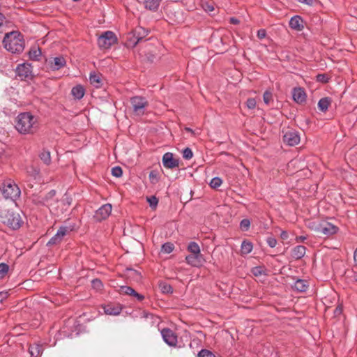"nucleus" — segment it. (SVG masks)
I'll list each match as a JSON object with an SVG mask.
<instances>
[{
  "mask_svg": "<svg viewBox=\"0 0 357 357\" xmlns=\"http://www.w3.org/2000/svg\"><path fill=\"white\" fill-rule=\"evenodd\" d=\"M252 273L255 275H259L261 274V271L259 268L256 267L253 269Z\"/></svg>",
  "mask_w": 357,
  "mask_h": 357,
  "instance_id": "13d9d810",
  "label": "nucleus"
},
{
  "mask_svg": "<svg viewBox=\"0 0 357 357\" xmlns=\"http://www.w3.org/2000/svg\"><path fill=\"white\" fill-rule=\"evenodd\" d=\"M280 236L282 239H287L288 238V234L285 231H282L280 234Z\"/></svg>",
  "mask_w": 357,
  "mask_h": 357,
  "instance_id": "4d7b16f0",
  "label": "nucleus"
},
{
  "mask_svg": "<svg viewBox=\"0 0 357 357\" xmlns=\"http://www.w3.org/2000/svg\"><path fill=\"white\" fill-rule=\"evenodd\" d=\"M213 178L218 179V178H219V177H218V176H215V177H213Z\"/></svg>",
  "mask_w": 357,
  "mask_h": 357,
  "instance_id": "338daca9",
  "label": "nucleus"
},
{
  "mask_svg": "<svg viewBox=\"0 0 357 357\" xmlns=\"http://www.w3.org/2000/svg\"><path fill=\"white\" fill-rule=\"evenodd\" d=\"M185 130L186 131H188V132H189L192 133V135H199V134H200V130H199V129H197V130H192L190 128H188V127H186V128H185Z\"/></svg>",
  "mask_w": 357,
  "mask_h": 357,
  "instance_id": "8fccbe9b",
  "label": "nucleus"
},
{
  "mask_svg": "<svg viewBox=\"0 0 357 357\" xmlns=\"http://www.w3.org/2000/svg\"><path fill=\"white\" fill-rule=\"evenodd\" d=\"M306 238L305 236H300L298 237L297 239L298 240H301V241H304Z\"/></svg>",
  "mask_w": 357,
  "mask_h": 357,
  "instance_id": "0e129e2a",
  "label": "nucleus"
},
{
  "mask_svg": "<svg viewBox=\"0 0 357 357\" xmlns=\"http://www.w3.org/2000/svg\"><path fill=\"white\" fill-rule=\"evenodd\" d=\"M292 97L294 100L298 104H302L306 100V93L301 87L294 88L293 89Z\"/></svg>",
  "mask_w": 357,
  "mask_h": 357,
  "instance_id": "2eb2a0df",
  "label": "nucleus"
},
{
  "mask_svg": "<svg viewBox=\"0 0 357 357\" xmlns=\"http://www.w3.org/2000/svg\"><path fill=\"white\" fill-rule=\"evenodd\" d=\"M40 160L46 165H49L51 162L50 152L47 150H43L39 155Z\"/></svg>",
  "mask_w": 357,
  "mask_h": 357,
  "instance_id": "c85d7f7f",
  "label": "nucleus"
},
{
  "mask_svg": "<svg viewBox=\"0 0 357 357\" xmlns=\"http://www.w3.org/2000/svg\"><path fill=\"white\" fill-rule=\"evenodd\" d=\"M354 261H355L356 264L357 265V248L356 249V250L354 252Z\"/></svg>",
  "mask_w": 357,
  "mask_h": 357,
  "instance_id": "052dcab7",
  "label": "nucleus"
},
{
  "mask_svg": "<svg viewBox=\"0 0 357 357\" xmlns=\"http://www.w3.org/2000/svg\"><path fill=\"white\" fill-rule=\"evenodd\" d=\"M133 112L135 115L142 116L145 114L146 108L148 106V102L145 98L142 96H135L130 99Z\"/></svg>",
  "mask_w": 357,
  "mask_h": 357,
  "instance_id": "39448f33",
  "label": "nucleus"
},
{
  "mask_svg": "<svg viewBox=\"0 0 357 357\" xmlns=\"http://www.w3.org/2000/svg\"><path fill=\"white\" fill-rule=\"evenodd\" d=\"M103 309L105 313L109 315H118L121 311V308L120 307L114 305H106Z\"/></svg>",
  "mask_w": 357,
  "mask_h": 357,
  "instance_id": "b1692460",
  "label": "nucleus"
},
{
  "mask_svg": "<svg viewBox=\"0 0 357 357\" xmlns=\"http://www.w3.org/2000/svg\"><path fill=\"white\" fill-rule=\"evenodd\" d=\"M31 72V66L27 63L19 64L16 68V74L21 79L29 77Z\"/></svg>",
  "mask_w": 357,
  "mask_h": 357,
  "instance_id": "ddd939ff",
  "label": "nucleus"
},
{
  "mask_svg": "<svg viewBox=\"0 0 357 357\" xmlns=\"http://www.w3.org/2000/svg\"><path fill=\"white\" fill-rule=\"evenodd\" d=\"M6 24V18L4 15L0 13V33L3 31Z\"/></svg>",
  "mask_w": 357,
  "mask_h": 357,
  "instance_id": "09e8293b",
  "label": "nucleus"
},
{
  "mask_svg": "<svg viewBox=\"0 0 357 357\" xmlns=\"http://www.w3.org/2000/svg\"><path fill=\"white\" fill-rule=\"evenodd\" d=\"M149 31L142 26L137 27L127 42L128 47H134L139 43L144 37L148 35Z\"/></svg>",
  "mask_w": 357,
  "mask_h": 357,
  "instance_id": "0eeeda50",
  "label": "nucleus"
},
{
  "mask_svg": "<svg viewBox=\"0 0 357 357\" xmlns=\"http://www.w3.org/2000/svg\"><path fill=\"white\" fill-rule=\"evenodd\" d=\"M250 221L248 219H243L240 222V228L242 231H246L249 229Z\"/></svg>",
  "mask_w": 357,
  "mask_h": 357,
  "instance_id": "f704fd0d",
  "label": "nucleus"
},
{
  "mask_svg": "<svg viewBox=\"0 0 357 357\" xmlns=\"http://www.w3.org/2000/svg\"><path fill=\"white\" fill-rule=\"evenodd\" d=\"M306 248L303 245H297L293 248L291 256L296 259H301L305 254Z\"/></svg>",
  "mask_w": 357,
  "mask_h": 357,
  "instance_id": "6ab92c4d",
  "label": "nucleus"
},
{
  "mask_svg": "<svg viewBox=\"0 0 357 357\" xmlns=\"http://www.w3.org/2000/svg\"><path fill=\"white\" fill-rule=\"evenodd\" d=\"M266 243L271 248H275L277 245V240L272 236H269L266 239Z\"/></svg>",
  "mask_w": 357,
  "mask_h": 357,
  "instance_id": "c03bdc74",
  "label": "nucleus"
},
{
  "mask_svg": "<svg viewBox=\"0 0 357 357\" xmlns=\"http://www.w3.org/2000/svg\"><path fill=\"white\" fill-rule=\"evenodd\" d=\"M66 60L63 56H56L50 61V67L53 70H57L66 65Z\"/></svg>",
  "mask_w": 357,
  "mask_h": 357,
  "instance_id": "dca6fc26",
  "label": "nucleus"
},
{
  "mask_svg": "<svg viewBox=\"0 0 357 357\" xmlns=\"http://www.w3.org/2000/svg\"><path fill=\"white\" fill-rule=\"evenodd\" d=\"M56 195V191L54 190H50L45 197L43 198V204H47L49 203V199L53 198Z\"/></svg>",
  "mask_w": 357,
  "mask_h": 357,
  "instance_id": "ea45409f",
  "label": "nucleus"
},
{
  "mask_svg": "<svg viewBox=\"0 0 357 357\" xmlns=\"http://www.w3.org/2000/svg\"><path fill=\"white\" fill-rule=\"evenodd\" d=\"M295 290L299 292H305L308 288V283L306 280L298 279L294 284Z\"/></svg>",
  "mask_w": 357,
  "mask_h": 357,
  "instance_id": "aec40b11",
  "label": "nucleus"
},
{
  "mask_svg": "<svg viewBox=\"0 0 357 357\" xmlns=\"http://www.w3.org/2000/svg\"><path fill=\"white\" fill-rule=\"evenodd\" d=\"M9 270V266L5 263L0 264V278H3Z\"/></svg>",
  "mask_w": 357,
  "mask_h": 357,
  "instance_id": "c9c22d12",
  "label": "nucleus"
},
{
  "mask_svg": "<svg viewBox=\"0 0 357 357\" xmlns=\"http://www.w3.org/2000/svg\"><path fill=\"white\" fill-rule=\"evenodd\" d=\"M324 75H319L317 76V78L319 80H323L324 79Z\"/></svg>",
  "mask_w": 357,
  "mask_h": 357,
  "instance_id": "680f3d73",
  "label": "nucleus"
},
{
  "mask_svg": "<svg viewBox=\"0 0 357 357\" xmlns=\"http://www.w3.org/2000/svg\"><path fill=\"white\" fill-rule=\"evenodd\" d=\"M222 180H210L208 183L211 188L216 189L222 185Z\"/></svg>",
  "mask_w": 357,
  "mask_h": 357,
  "instance_id": "79ce46f5",
  "label": "nucleus"
},
{
  "mask_svg": "<svg viewBox=\"0 0 357 357\" xmlns=\"http://www.w3.org/2000/svg\"><path fill=\"white\" fill-rule=\"evenodd\" d=\"M298 2L311 6L313 3V0H297Z\"/></svg>",
  "mask_w": 357,
  "mask_h": 357,
  "instance_id": "5fc2aeb1",
  "label": "nucleus"
},
{
  "mask_svg": "<svg viewBox=\"0 0 357 357\" xmlns=\"http://www.w3.org/2000/svg\"><path fill=\"white\" fill-rule=\"evenodd\" d=\"M188 250L193 255H201L200 248L196 242H190L188 246Z\"/></svg>",
  "mask_w": 357,
  "mask_h": 357,
  "instance_id": "cd10ccee",
  "label": "nucleus"
},
{
  "mask_svg": "<svg viewBox=\"0 0 357 357\" xmlns=\"http://www.w3.org/2000/svg\"><path fill=\"white\" fill-rule=\"evenodd\" d=\"M0 190L5 199L13 201L19 198L21 194L19 186L13 180H3L0 184Z\"/></svg>",
  "mask_w": 357,
  "mask_h": 357,
  "instance_id": "7ed1b4c3",
  "label": "nucleus"
},
{
  "mask_svg": "<svg viewBox=\"0 0 357 357\" xmlns=\"http://www.w3.org/2000/svg\"><path fill=\"white\" fill-rule=\"evenodd\" d=\"M29 352L31 357H40L42 354V346L39 344L30 345L29 347Z\"/></svg>",
  "mask_w": 357,
  "mask_h": 357,
  "instance_id": "412c9836",
  "label": "nucleus"
},
{
  "mask_svg": "<svg viewBox=\"0 0 357 357\" xmlns=\"http://www.w3.org/2000/svg\"><path fill=\"white\" fill-rule=\"evenodd\" d=\"M111 172L112 176L116 178L121 177L123 173L121 168L119 166L113 167L111 170Z\"/></svg>",
  "mask_w": 357,
  "mask_h": 357,
  "instance_id": "e433bc0d",
  "label": "nucleus"
},
{
  "mask_svg": "<svg viewBox=\"0 0 357 357\" xmlns=\"http://www.w3.org/2000/svg\"><path fill=\"white\" fill-rule=\"evenodd\" d=\"M8 158V155L4 151H0V161H5Z\"/></svg>",
  "mask_w": 357,
  "mask_h": 357,
  "instance_id": "3c124183",
  "label": "nucleus"
},
{
  "mask_svg": "<svg viewBox=\"0 0 357 357\" xmlns=\"http://www.w3.org/2000/svg\"><path fill=\"white\" fill-rule=\"evenodd\" d=\"M335 314H340L341 312V309L339 307H337L335 311Z\"/></svg>",
  "mask_w": 357,
  "mask_h": 357,
  "instance_id": "e2e57ef3",
  "label": "nucleus"
},
{
  "mask_svg": "<svg viewBox=\"0 0 357 357\" xmlns=\"http://www.w3.org/2000/svg\"><path fill=\"white\" fill-rule=\"evenodd\" d=\"M29 57L34 61H38L41 56V51L39 47H33L29 51Z\"/></svg>",
  "mask_w": 357,
  "mask_h": 357,
  "instance_id": "bb28decb",
  "label": "nucleus"
},
{
  "mask_svg": "<svg viewBox=\"0 0 357 357\" xmlns=\"http://www.w3.org/2000/svg\"><path fill=\"white\" fill-rule=\"evenodd\" d=\"M23 221L19 213L8 211L5 217L4 223L13 229L20 227Z\"/></svg>",
  "mask_w": 357,
  "mask_h": 357,
  "instance_id": "423d86ee",
  "label": "nucleus"
},
{
  "mask_svg": "<svg viewBox=\"0 0 357 357\" xmlns=\"http://www.w3.org/2000/svg\"><path fill=\"white\" fill-rule=\"evenodd\" d=\"M3 43L5 49L13 54H20L22 52L24 48L22 36L18 31H11L6 33Z\"/></svg>",
  "mask_w": 357,
  "mask_h": 357,
  "instance_id": "f03ea898",
  "label": "nucleus"
},
{
  "mask_svg": "<svg viewBox=\"0 0 357 357\" xmlns=\"http://www.w3.org/2000/svg\"><path fill=\"white\" fill-rule=\"evenodd\" d=\"M119 293L122 294L132 296L133 294H135V290L130 287L121 286L119 289Z\"/></svg>",
  "mask_w": 357,
  "mask_h": 357,
  "instance_id": "2f4dec72",
  "label": "nucleus"
},
{
  "mask_svg": "<svg viewBox=\"0 0 357 357\" xmlns=\"http://www.w3.org/2000/svg\"><path fill=\"white\" fill-rule=\"evenodd\" d=\"M150 177L153 176V172H151L149 175Z\"/></svg>",
  "mask_w": 357,
  "mask_h": 357,
  "instance_id": "69168bd1",
  "label": "nucleus"
},
{
  "mask_svg": "<svg viewBox=\"0 0 357 357\" xmlns=\"http://www.w3.org/2000/svg\"><path fill=\"white\" fill-rule=\"evenodd\" d=\"M132 296L136 298V299L139 301H142L144 298V296L143 295L138 294L137 291H135V294H133Z\"/></svg>",
  "mask_w": 357,
  "mask_h": 357,
  "instance_id": "864d4df0",
  "label": "nucleus"
},
{
  "mask_svg": "<svg viewBox=\"0 0 357 357\" xmlns=\"http://www.w3.org/2000/svg\"><path fill=\"white\" fill-rule=\"evenodd\" d=\"M161 335L166 344L169 346H176L177 343V336L173 331L169 328H163L161 331Z\"/></svg>",
  "mask_w": 357,
  "mask_h": 357,
  "instance_id": "f8f14e48",
  "label": "nucleus"
},
{
  "mask_svg": "<svg viewBox=\"0 0 357 357\" xmlns=\"http://www.w3.org/2000/svg\"><path fill=\"white\" fill-rule=\"evenodd\" d=\"M289 26L294 30L301 31L303 28V21L300 16H294L289 21Z\"/></svg>",
  "mask_w": 357,
  "mask_h": 357,
  "instance_id": "f3484780",
  "label": "nucleus"
},
{
  "mask_svg": "<svg viewBox=\"0 0 357 357\" xmlns=\"http://www.w3.org/2000/svg\"><path fill=\"white\" fill-rule=\"evenodd\" d=\"M263 100L265 104L268 105L273 100V96L271 92L265 91L263 96Z\"/></svg>",
  "mask_w": 357,
  "mask_h": 357,
  "instance_id": "4c0bfd02",
  "label": "nucleus"
},
{
  "mask_svg": "<svg viewBox=\"0 0 357 357\" xmlns=\"http://www.w3.org/2000/svg\"><path fill=\"white\" fill-rule=\"evenodd\" d=\"M71 230V229H69L66 226L60 227L56 234L47 242V245H55L60 243L63 238Z\"/></svg>",
  "mask_w": 357,
  "mask_h": 357,
  "instance_id": "9b49d317",
  "label": "nucleus"
},
{
  "mask_svg": "<svg viewBox=\"0 0 357 357\" xmlns=\"http://www.w3.org/2000/svg\"><path fill=\"white\" fill-rule=\"evenodd\" d=\"M71 94L75 98L79 100L84 95V89L81 85H77L72 89Z\"/></svg>",
  "mask_w": 357,
  "mask_h": 357,
  "instance_id": "4be33fe9",
  "label": "nucleus"
},
{
  "mask_svg": "<svg viewBox=\"0 0 357 357\" xmlns=\"http://www.w3.org/2000/svg\"><path fill=\"white\" fill-rule=\"evenodd\" d=\"M159 288L163 294H169L172 292V287L171 285L165 282H160L159 283Z\"/></svg>",
  "mask_w": 357,
  "mask_h": 357,
  "instance_id": "7c9ffc66",
  "label": "nucleus"
},
{
  "mask_svg": "<svg viewBox=\"0 0 357 357\" xmlns=\"http://www.w3.org/2000/svg\"><path fill=\"white\" fill-rule=\"evenodd\" d=\"M7 298V294L0 291V303H2Z\"/></svg>",
  "mask_w": 357,
  "mask_h": 357,
  "instance_id": "6e6d98bb",
  "label": "nucleus"
},
{
  "mask_svg": "<svg viewBox=\"0 0 357 357\" xmlns=\"http://www.w3.org/2000/svg\"><path fill=\"white\" fill-rule=\"evenodd\" d=\"M182 156L185 160H190L193 156V153L191 149L187 147L182 151Z\"/></svg>",
  "mask_w": 357,
  "mask_h": 357,
  "instance_id": "72a5a7b5",
  "label": "nucleus"
},
{
  "mask_svg": "<svg viewBox=\"0 0 357 357\" xmlns=\"http://www.w3.org/2000/svg\"><path fill=\"white\" fill-rule=\"evenodd\" d=\"M146 200L149 202V206L151 208H155L157 206L158 203V200L156 198V197H155V196L149 197L146 198Z\"/></svg>",
  "mask_w": 357,
  "mask_h": 357,
  "instance_id": "58836bf2",
  "label": "nucleus"
},
{
  "mask_svg": "<svg viewBox=\"0 0 357 357\" xmlns=\"http://www.w3.org/2000/svg\"><path fill=\"white\" fill-rule=\"evenodd\" d=\"M331 104V99L329 98H323L318 102V108L320 111L325 112L328 110Z\"/></svg>",
  "mask_w": 357,
  "mask_h": 357,
  "instance_id": "393cba45",
  "label": "nucleus"
},
{
  "mask_svg": "<svg viewBox=\"0 0 357 357\" xmlns=\"http://www.w3.org/2000/svg\"><path fill=\"white\" fill-rule=\"evenodd\" d=\"M257 36L259 38L262 39L266 36V31L264 29H260L257 31Z\"/></svg>",
  "mask_w": 357,
  "mask_h": 357,
  "instance_id": "603ef678",
  "label": "nucleus"
},
{
  "mask_svg": "<svg viewBox=\"0 0 357 357\" xmlns=\"http://www.w3.org/2000/svg\"><path fill=\"white\" fill-rule=\"evenodd\" d=\"M246 105L249 109H254L256 107V100L254 98H249L246 102Z\"/></svg>",
  "mask_w": 357,
  "mask_h": 357,
  "instance_id": "de8ad7c7",
  "label": "nucleus"
},
{
  "mask_svg": "<svg viewBox=\"0 0 357 357\" xmlns=\"http://www.w3.org/2000/svg\"><path fill=\"white\" fill-rule=\"evenodd\" d=\"M201 257V255H188L185 257V260L187 263L192 266L197 267L200 266V261L199 259Z\"/></svg>",
  "mask_w": 357,
  "mask_h": 357,
  "instance_id": "5701e85b",
  "label": "nucleus"
},
{
  "mask_svg": "<svg viewBox=\"0 0 357 357\" xmlns=\"http://www.w3.org/2000/svg\"><path fill=\"white\" fill-rule=\"evenodd\" d=\"M112 205L110 204H106L100 207L95 213L93 218L96 221H102L105 220L112 212Z\"/></svg>",
  "mask_w": 357,
  "mask_h": 357,
  "instance_id": "1a4fd4ad",
  "label": "nucleus"
},
{
  "mask_svg": "<svg viewBox=\"0 0 357 357\" xmlns=\"http://www.w3.org/2000/svg\"><path fill=\"white\" fill-rule=\"evenodd\" d=\"M174 246L172 243H165L162 245L161 250L162 252L169 254L174 250Z\"/></svg>",
  "mask_w": 357,
  "mask_h": 357,
  "instance_id": "473e14b6",
  "label": "nucleus"
},
{
  "mask_svg": "<svg viewBox=\"0 0 357 357\" xmlns=\"http://www.w3.org/2000/svg\"><path fill=\"white\" fill-rule=\"evenodd\" d=\"M203 8L204 10L208 13H211L214 10V6L213 3H205L203 4Z\"/></svg>",
  "mask_w": 357,
  "mask_h": 357,
  "instance_id": "49530a36",
  "label": "nucleus"
},
{
  "mask_svg": "<svg viewBox=\"0 0 357 357\" xmlns=\"http://www.w3.org/2000/svg\"><path fill=\"white\" fill-rule=\"evenodd\" d=\"M37 118L30 112L20 114L16 119L15 128L21 134H31L37 127Z\"/></svg>",
  "mask_w": 357,
  "mask_h": 357,
  "instance_id": "f257e3e1",
  "label": "nucleus"
},
{
  "mask_svg": "<svg viewBox=\"0 0 357 357\" xmlns=\"http://www.w3.org/2000/svg\"><path fill=\"white\" fill-rule=\"evenodd\" d=\"M252 243L250 241H243L241 246V252L242 255H248L252 250Z\"/></svg>",
  "mask_w": 357,
  "mask_h": 357,
  "instance_id": "a878e982",
  "label": "nucleus"
},
{
  "mask_svg": "<svg viewBox=\"0 0 357 357\" xmlns=\"http://www.w3.org/2000/svg\"><path fill=\"white\" fill-rule=\"evenodd\" d=\"M198 357H215L210 351L202 349L198 354Z\"/></svg>",
  "mask_w": 357,
  "mask_h": 357,
  "instance_id": "a19ab883",
  "label": "nucleus"
},
{
  "mask_svg": "<svg viewBox=\"0 0 357 357\" xmlns=\"http://www.w3.org/2000/svg\"><path fill=\"white\" fill-rule=\"evenodd\" d=\"M230 22L234 24H237L239 23V20L237 18L235 17H231L230 18Z\"/></svg>",
  "mask_w": 357,
  "mask_h": 357,
  "instance_id": "bf43d9fd",
  "label": "nucleus"
},
{
  "mask_svg": "<svg viewBox=\"0 0 357 357\" xmlns=\"http://www.w3.org/2000/svg\"><path fill=\"white\" fill-rule=\"evenodd\" d=\"M93 288L100 290L102 286V282L99 279H94L91 282Z\"/></svg>",
  "mask_w": 357,
  "mask_h": 357,
  "instance_id": "37998d69",
  "label": "nucleus"
},
{
  "mask_svg": "<svg viewBox=\"0 0 357 357\" xmlns=\"http://www.w3.org/2000/svg\"><path fill=\"white\" fill-rule=\"evenodd\" d=\"M162 165L165 167L172 169L178 167L179 159L175 158L174 154L170 152L165 153L162 156Z\"/></svg>",
  "mask_w": 357,
  "mask_h": 357,
  "instance_id": "9d476101",
  "label": "nucleus"
},
{
  "mask_svg": "<svg viewBox=\"0 0 357 357\" xmlns=\"http://www.w3.org/2000/svg\"><path fill=\"white\" fill-rule=\"evenodd\" d=\"M89 80L91 84H93L96 88L100 87L101 85V79L98 75L96 73H91L89 77Z\"/></svg>",
  "mask_w": 357,
  "mask_h": 357,
  "instance_id": "c756f323",
  "label": "nucleus"
},
{
  "mask_svg": "<svg viewBox=\"0 0 357 357\" xmlns=\"http://www.w3.org/2000/svg\"><path fill=\"white\" fill-rule=\"evenodd\" d=\"M160 2L161 0H143L145 8L151 11H156L159 8Z\"/></svg>",
  "mask_w": 357,
  "mask_h": 357,
  "instance_id": "a211bd4d",
  "label": "nucleus"
},
{
  "mask_svg": "<svg viewBox=\"0 0 357 357\" xmlns=\"http://www.w3.org/2000/svg\"><path fill=\"white\" fill-rule=\"evenodd\" d=\"M117 41L114 32L107 31L98 38V45L100 49H109Z\"/></svg>",
  "mask_w": 357,
  "mask_h": 357,
  "instance_id": "20e7f679",
  "label": "nucleus"
},
{
  "mask_svg": "<svg viewBox=\"0 0 357 357\" xmlns=\"http://www.w3.org/2000/svg\"><path fill=\"white\" fill-rule=\"evenodd\" d=\"M284 142L289 146H295L300 142V137L296 131L289 130L283 136Z\"/></svg>",
  "mask_w": 357,
  "mask_h": 357,
  "instance_id": "4468645a",
  "label": "nucleus"
},
{
  "mask_svg": "<svg viewBox=\"0 0 357 357\" xmlns=\"http://www.w3.org/2000/svg\"><path fill=\"white\" fill-rule=\"evenodd\" d=\"M315 230L322 234L331 236L336 234L338 231V227L330 222H324L319 224L315 228Z\"/></svg>",
  "mask_w": 357,
  "mask_h": 357,
  "instance_id": "6e6552de",
  "label": "nucleus"
},
{
  "mask_svg": "<svg viewBox=\"0 0 357 357\" xmlns=\"http://www.w3.org/2000/svg\"><path fill=\"white\" fill-rule=\"evenodd\" d=\"M27 172L31 174V176H36L38 172L39 169L36 167L31 166L28 168Z\"/></svg>",
  "mask_w": 357,
  "mask_h": 357,
  "instance_id": "a18cd8bd",
  "label": "nucleus"
}]
</instances>
